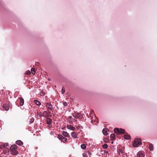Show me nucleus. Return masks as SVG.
Returning a JSON list of instances; mask_svg holds the SVG:
<instances>
[{
	"mask_svg": "<svg viewBox=\"0 0 157 157\" xmlns=\"http://www.w3.org/2000/svg\"><path fill=\"white\" fill-rule=\"evenodd\" d=\"M67 128L68 129H70L72 131H74L75 128L73 125H69L67 126Z\"/></svg>",
	"mask_w": 157,
	"mask_h": 157,
	"instance_id": "0eeeda50",
	"label": "nucleus"
},
{
	"mask_svg": "<svg viewBox=\"0 0 157 157\" xmlns=\"http://www.w3.org/2000/svg\"><path fill=\"white\" fill-rule=\"evenodd\" d=\"M47 124H50L52 123V120L50 118H47L46 119Z\"/></svg>",
	"mask_w": 157,
	"mask_h": 157,
	"instance_id": "2eb2a0df",
	"label": "nucleus"
},
{
	"mask_svg": "<svg viewBox=\"0 0 157 157\" xmlns=\"http://www.w3.org/2000/svg\"><path fill=\"white\" fill-rule=\"evenodd\" d=\"M48 114L46 111H44L42 113V117H46L48 116Z\"/></svg>",
	"mask_w": 157,
	"mask_h": 157,
	"instance_id": "f8f14e48",
	"label": "nucleus"
},
{
	"mask_svg": "<svg viewBox=\"0 0 157 157\" xmlns=\"http://www.w3.org/2000/svg\"><path fill=\"white\" fill-rule=\"evenodd\" d=\"M88 153L90 155H91V151H88Z\"/></svg>",
	"mask_w": 157,
	"mask_h": 157,
	"instance_id": "7c9ffc66",
	"label": "nucleus"
},
{
	"mask_svg": "<svg viewBox=\"0 0 157 157\" xmlns=\"http://www.w3.org/2000/svg\"><path fill=\"white\" fill-rule=\"evenodd\" d=\"M42 113L41 112H38V115L39 117H42Z\"/></svg>",
	"mask_w": 157,
	"mask_h": 157,
	"instance_id": "bb28decb",
	"label": "nucleus"
},
{
	"mask_svg": "<svg viewBox=\"0 0 157 157\" xmlns=\"http://www.w3.org/2000/svg\"><path fill=\"white\" fill-rule=\"evenodd\" d=\"M69 117L70 118H71L72 117H71V116H70V117Z\"/></svg>",
	"mask_w": 157,
	"mask_h": 157,
	"instance_id": "473e14b6",
	"label": "nucleus"
},
{
	"mask_svg": "<svg viewBox=\"0 0 157 157\" xmlns=\"http://www.w3.org/2000/svg\"><path fill=\"white\" fill-rule=\"evenodd\" d=\"M8 146V144L7 143L4 144L3 145L4 148H6L7 146Z\"/></svg>",
	"mask_w": 157,
	"mask_h": 157,
	"instance_id": "a878e982",
	"label": "nucleus"
},
{
	"mask_svg": "<svg viewBox=\"0 0 157 157\" xmlns=\"http://www.w3.org/2000/svg\"><path fill=\"white\" fill-rule=\"evenodd\" d=\"M81 147L83 149H85L86 148V145L84 144H82L81 145Z\"/></svg>",
	"mask_w": 157,
	"mask_h": 157,
	"instance_id": "4be33fe9",
	"label": "nucleus"
},
{
	"mask_svg": "<svg viewBox=\"0 0 157 157\" xmlns=\"http://www.w3.org/2000/svg\"><path fill=\"white\" fill-rule=\"evenodd\" d=\"M65 90L64 89V88H63V87L62 88V94H64V93L65 92Z\"/></svg>",
	"mask_w": 157,
	"mask_h": 157,
	"instance_id": "c85d7f7f",
	"label": "nucleus"
},
{
	"mask_svg": "<svg viewBox=\"0 0 157 157\" xmlns=\"http://www.w3.org/2000/svg\"><path fill=\"white\" fill-rule=\"evenodd\" d=\"M31 73V71L29 70H28L25 72V75H29Z\"/></svg>",
	"mask_w": 157,
	"mask_h": 157,
	"instance_id": "393cba45",
	"label": "nucleus"
},
{
	"mask_svg": "<svg viewBox=\"0 0 157 157\" xmlns=\"http://www.w3.org/2000/svg\"><path fill=\"white\" fill-rule=\"evenodd\" d=\"M34 102L37 105H41V103L38 100H34Z\"/></svg>",
	"mask_w": 157,
	"mask_h": 157,
	"instance_id": "f3484780",
	"label": "nucleus"
},
{
	"mask_svg": "<svg viewBox=\"0 0 157 157\" xmlns=\"http://www.w3.org/2000/svg\"><path fill=\"white\" fill-rule=\"evenodd\" d=\"M71 136L72 138L74 139H76L77 138V135L74 132H73L71 133Z\"/></svg>",
	"mask_w": 157,
	"mask_h": 157,
	"instance_id": "1a4fd4ad",
	"label": "nucleus"
},
{
	"mask_svg": "<svg viewBox=\"0 0 157 157\" xmlns=\"http://www.w3.org/2000/svg\"><path fill=\"white\" fill-rule=\"evenodd\" d=\"M1 147H2V146H0V148H1Z\"/></svg>",
	"mask_w": 157,
	"mask_h": 157,
	"instance_id": "72a5a7b5",
	"label": "nucleus"
},
{
	"mask_svg": "<svg viewBox=\"0 0 157 157\" xmlns=\"http://www.w3.org/2000/svg\"><path fill=\"white\" fill-rule=\"evenodd\" d=\"M3 108L6 111H8L9 110V106L7 104H4L3 105Z\"/></svg>",
	"mask_w": 157,
	"mask_h": 157,
	"instance_id": "6e6552de",
	"label": "nucleus"
},
{
	"mask_svg": "<svg viewBox=\"0 0 157 157\" xmlns=\"http://www.w3.org/2000/svg\"><path fill=\"white\" fill-rule=\"evenodd\" d=\"M62 134L65 137H68L69 136L68 133L66 131H63L62 132Z\"/></svg>",
	"mask_w": 157,
	"mask_h": 157,
	"instance_id": "4468645a",
	"label": "nucleus"
},
{
	"mask_svg": "<svg viewBox=\"0 0 157 157\" xmlns=\"http://www.w3.org/2000/svg\"><path fill=\"white\" fill-rule=\"evenodd\" d=\"M63 105L64 106H67V104L66 102H65L63 103Z\"/></svg>",
	"mask_w": 157,
	"mask_h": 157,
	"instance_id": "c756f323",
	"label": "nucleus"
},
{
	"mask_svg": "<svg viewBox=\"0 0 157 157\" xmlns=\"http://www.w3.org/2000/svg\"><path fill=\"white\" fill-rule=\"evenodd\" d=\"M107 128H104L102 130V132L103 134L105 135H107Z\"/></svg>",
	"mask_w": 157,
	"mask_h": 157,
	"instance_id": "ddd939ff",
	"label": "nucleus"
},
{
	"mask_svg": "<svg viewBox=\"0 0 157 157\" xmlns=\"http://www.w3.org/2000/svg\"><path fill=\"white\" fill-rule=\"evenodd\" d=\"M110 139L112 140H113L115 139V135L114 134L112 133L111 134Z\"/></svg>",
	"mask_w": 157,
	"mask_h": 157,
	"instance_id": "dca6fc26",
	"label": "nucleus"
},
{
	"mask_svg": "<svg viewBox=\"0 0 157 157\" xmlns=\"http://www.w3.org/2000/svg\"><path fill=\"white\" fill-rule=\"evenodd\" d=\"M36 65H38L39 64V63H36Z\"/></svg>",
	"mask_w": 157,
	"mask_h": 157,
	"instance_id": "2f4dec72",
	"label": "nucleus"
},
{
	"mask_svg": "<svg viewBox=\"0 0 157 157\" xmlns=\"http://www.w3.org/2000/svg\"><path fill=\"white\" fill-rule=\"evenodd\" d=\"M149 148L150 151H151L153 150V146L152 144H149Z\"/></svg>",
	"mask_w": 157,
	"mask_h": 157,
	"instance_id": "6ab92c4d",
	"label": "nucleus"
},
{
	"mask_svg": "<svg viewBox=\"0 0 157 157\" xmlns=\"http://www.w3.org/2000/svg\"><path fill=\"white\" fill-rule=\"evenodd\" d=\"M144 152L142 151H139L137 154V157H144Z\"/></svg>",
	"mask_w": 157,
	"mask_h": 157,
	"instance_id": "39448f33",
	"label": "nucleus"
},
{
	"mask_svg": "<svg viewBox=\"0 0 157 157\" xmlns=\"http://www.w3.org/2000/svg\"><path fill=\"white\" fill-rule=\"evenodd\" d=\"M63 137L61 134H59L58 136V138L59 140H62Z\"/></svg>",
	"mask_w": 157,
	"mask_h": 157,
	"instance_id": "5701e85b",
	"label": "nucleus"
},
{
	"mask_svg": "<svg viewBox=\"0 0 157 157\" xmlns=\"http://www.w3.org/2000/svg\"><path fill=\"white\" fill-rule=\"evenodd\" d=\"M142 142L140 139L136 138L134 140V142L133 143L132 145L135 147H137L139 145H141Z\"/></svg>",
	"mask_w": 157,
	"mask_h": 157,
	"instance_id": "f03ea898",
	"label": "nucleus"
},
{
	"mask_svg": "<svg viewBox=\"0 0 157 157\" xmlns=\"http://www.w3.org/2000/svg\"><path fill=\"white\" fill-rule=\"evenodd\" d=\"M31 71L32 74L34 75L35 74L36 71L34 68H31Z\"/></svg>",
	"mask_w": 157,
	"mask_h": 157,
	"instance_id": "412c9836",
	"label": "nucleus"
},
{
	"mask_svg": "<svg viewBox=\"0 0 157 157\" xmlns=\"http://www.w3.org/2000/svg\"><path fill=\"white\" fill-rule=\"evenodd\" d=\"M114 132L117 134H122L125 133L124 130L121 128L119 129L118 128H115L114 129Z\"/></svg>",
	"mask_w": 157,
	"mask_h": 157,
	"instance_id": "7ed1b4c3",
	"label": "nucleus"
},
{
	"mask_svg": "<svg viewBox=\"0 0 157 157\" xmlns=\"http://www.w3.org/2000/svg\"><path fill=\"white\" fill-rule=\"evenodd\" d=\"M102 147L104 148H106L108 147V145L107 144H105L102 145Z\"/></svg>",
	"mask_w": 157,
	"mask_h": 157,
	"instance_id": "b1692460",
	"label": "nucleus"
},
{
	"mask_svg": "<svg viewBox=\"0 0 157 157\" xmlns=\"http://www.w3.org/2000/svg\"><path fill=\"white\" fill-rule=\"evenodd\" d=\"M61 140L63 143H66L67 141V139L65 137H63Z\"/></svg>",
	"mask_w": 157,
	"mask_h": 157,
	"instance_id": "aec40b11",
	"label": "nucleus"
},
{
	"mask_svg": "<svg viewBox=\"0 0 157 157\" xmlns=\"http://www.w3.org/2000/svg\"><path fill=\"white\" fill-rule=\"evenodd\" d=\"M17 148L18 147L16 145H12L10 148L11 154L14 155H17L18 153V152L17 150Z\"/></svg>",
	"mask_w": 157,
	"mask_h": 157,
	"instance_id": "f257e3e1",
	"label": "nucleus"
},
{
	"mask_svg": "<svg viewBox=\"0 0 157 157\" xmlns=\"http://www.w3.org/2000/svg\"><path fill=\"white\" fill-rule=\"evenodd\" d=\"M20 105L21 106H22L24 104V100L22 98H20Z\"/></svg>",
	"mask_w": 157,
	"mask_h": 157,
	"instance_id": "9b49d317",
	"label": "nucleus"
},
{
	"mask_svg": "<svg viewBox=\"0 0 157 157\" xmlns=\"http://www.w3.org/2000/svg\"><path fill=\"white\" fill-rule=\"evenodd\" d=\"M17 144L19 146H21L23 145V144L22 141L20 140H18L16 142Z\"/></svg>",
	"mask_w": 157,
	"mask_h": 157,
	"instance_id": "9d476101",
	"label": "nucleus"
},
{
	"mask_svg": "<svg viewBox=\"0 0 157 157\" xmlns=\"http://www.w3.org/2000/svg\"><path fill=\"white\" fill-rule=\"evenodd\" d=\"M83 157H88L87 154L86 153H83L82 154Z\"/></svg>",
	"mask_w": 157,
	"mask_h": 157,
	"instance_id": "cd10ccee",
	"label": "nucleus"
},
{
	"mask_svg": "<svg viewBox=\"0 0 157 157\" xmlns=\"http://www.w3.org/2000/svg\"><path fill=\"white\" fill-rule=\"evenodd\" d=\"M124 138L127 140H129L130 139V136L129 135H125Z\"/></svg>",
	"mask_w": 157,
	"mask_h": 157,
	"instance_id": "a211bd4d",
	"label": "nucleus"
},
{
	"mask_svg": "<svg viewBox=\"0 0 157 157\" xmlns=\"http://www.w3.org/2000/svg\"><path fill=\"white\" fill-rule=\"evenodd\" d=\"M46 107L47 109L48 110H52L53 109V106L52 105L49 103H46Z\"/></svg>",
	"mask_w": 157,
	"mask_h": 157,
	"instance_id": "20e7f679",
	"label": "nucleus"
},
{
	"mask_svg": "<svg viewBox=\"0 0 157 157\" xmlns=\"http://www.w3.org/2000/svg\"><path fill=\"white\" fill-rule=\"evenodd\" d=\"M111 143H112V144H113V141H112V142H111Z\"/></svg>",
	"mask_w": 157,
	"mask_h": 157,
	"instance_id": "f704fd0d",
	"label": "nucleus"
},
{
	"mask_svg": "<svg viewBox=\"0 0 157 157\" xmlns=\"http://www.w3.org/2000/svg\"><path fill=\"white\" fill-rule=\"evenodd\" d=\"M73 117L76 118H79L80 117L81 114L79 113H74L73 114Z\"/></svg>",
	"mask_w": 157,
	"mask_h": 157,
	"instance_id": "423d86ee",
	"label": "nucleus"
}]
</instances>
